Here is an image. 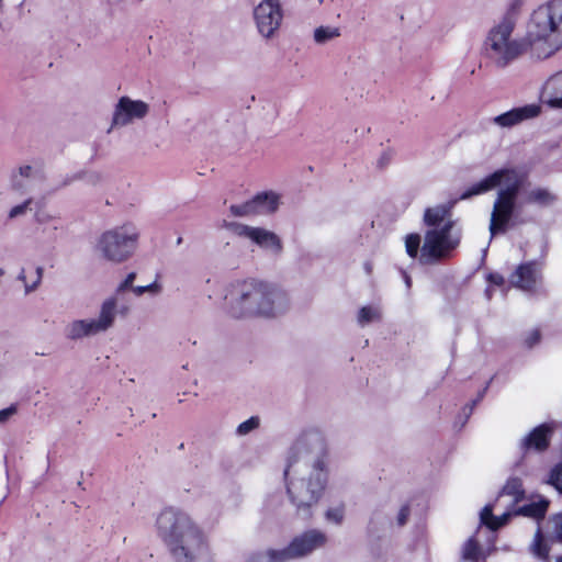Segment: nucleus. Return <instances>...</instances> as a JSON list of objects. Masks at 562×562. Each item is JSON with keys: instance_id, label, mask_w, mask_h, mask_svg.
<instances>
[{"instance_id": "obj_1", "label": "nucleus", "mask_w": 562, "mask_h": 562, "mask_svg": "<svg viewBox=\"0 0 562 562\" xmlns=\"http://www.w3.org/2000/svg\"><path fill=\"white\" fill-rule=\"evenodd\" d=\"M327 458L326 442L317 432L302 435L289 452L284 469L286 493L302 518L312 517V508L326 488Z\"/></svg>"}, {"instance_id": "obj_2", "label": "nucleus", "mask_w": 562, "mask_h": 562, "mask_svg": "<svg viewBox=\"0 0 562 562\" xmlns=\"http://www.w3.org/2000/svg\"><path fill=\"white\" fill-rule=\"evenodd\" d=\"M490 217L491 236L504 234L512 225L518 209V194L522 190V204H533L540 207L550 206L557 200L555 195L543 187H527V173L516 168H502L471 184L462 194L465 200L473 195L483 194L499 186Z\"/></svg>"}, {"instance_id": "obj_3", "label": "nucleus", "mask_w": 562, "mask_h": 562, "mask_svg": "<svg viewBox=\"0 0 562 562\" xmlns=\"http://www.w3.org/2000/svg\"><path fill=\"white\" fill-rule=\"evenodd\" d=\"M156 530L173 562H214L205 532L186 510L164 508L156 518Z\"/></svg>"}, {"instance_id": "obj_4", "label": "nucleus", "mask_w": 562, "mask_h": 562, "mask_svg": "<svg viewBox=\"0 0 562 562\" xmlns=\"http://www.w3.org/2000/svg\"><path fill=\"white\" fill-rule=\"evenodd\" d=\"M226 307L234 318H273L289 308V297L281 289L250 279L232 282L225 294Z\"/></svg>"}, {"instance_id": "obj_5", "label": "nucleus", "mask_w": 562, "mask_h": 562, "mask_svg": "<svg viewBox=\"0 0 562 562\" xmlns=\"http://www.w3.org/2000/svg\"><path fill=\"white\" fill-rule=\"evenodd\" d=\"M527 35L533 58L548 59L559 52L562 48V0H551L535 9Z\"/></svg>"}, {"instance_id": "obj_6", "label": "nucleus", "mask_w": 562, "mask_h": 562, "mask_svg": "<svg viewBox=\"0 0 562 562\" xmlns=\"http://www.w3.org/2000/svg\"><path fill=\"white\" fill-rule=\"evenodd\" d=\"M515 27L513 19L502 18L484 40V54L497 68L507 67L530 48L528 35L525 38L513 36Z\"/></svg>"}, {"instance_id": "obj_7", "label": "nucleus", "mask_w": 562, "mask_h": 562, "mask_svg": "<svg viewBox=\"0 0 562 562\" xmlns=\"http://www.w3.org/2000/svg\"><path fill=\"white\" fill-rule=\"evenodd\" d=\"M139 232L132 223H124L102 232L94 245L100 257L112 263H122L135 252Z\"/></svg>"}, {"instance_id": "obj_8", "label": "nucleus", "mask_w": 562, "mask_h": 562, "mask_svg": "<svg viewBox=\"0 0 562 562\" xmlns=\"http://www.w3.org/2000/svg\"><path fill=\"white\" fill-rule=\"evenodd\" d=\"M128 313V305H122L121 308L117 310V297L109 296L102 302L97 318L71 321L65 328V336L69 340H80L105 333L113 327L116 315L125 317Z\"/></svg>"}, {"instance_id": "obj_9", "label": "nucleus", "mask_w": 562, "mask_h": 562, "mask_svg": "<svg viewBox=\"0 0 562 562\" xmlns=\"http://www.w3.org/2000/svg\"><path fill=\"white\" fill-rule=\"evenodd\" d=\"M327 543V536L318 529L307 530L295 537L286 548L270 549L265 553L251 555L247 562H283L312 553Z\"/></svg>"}, {"instance_id": "obj_10", "label": "nucleus", "mask_w": 562, "mask_h": 562, "mask_svg": "<svg viewBox=\"0 0 562 562\" xmlns=\"http://www.w3.org/2000/svg\"><path fill=\"white\" fill-rule=\"evenodd\" d=\"M459 237L446 228H429L425 233L424 244L420 248L419 261L424 265H430L447 258L451 250L459 245Z\"/></svg>"}, {"instance_id": "obj_11", "label": "nucleus", "mask_w": 562, "mask_h": 562, "mask_svg": "<svg viewBox=\"0 0 562 562\" xmlns=\"http://www.w3.org/2000/svg\"><path fill=\"white\" fill-rule=\"evenodd\" d=\"M254 21L260 36L274 37L283 21L280 0H261L254 9Z\"/></svg>"}, {"instance_id": "obj_12", "label": "nucleus", "mask_w": 562, "mask_h": 562, "mask_svg": "<svg viewBox=\"0 0 562 562\" xmlns=\"http://www.w3.org/2000/svg\"><path fill=\"white\" fill-rule=\"evenodd\" d=\"M150 105L139 99L121 97L114 105L111 127H125L147 117Z\"/></svg>"}, {"instance_id": "obj_13", "label": "nucleus", "mask_w": 562, "mask_h": 562, "mask_svg": "<svg viewBox=\"0 0 562 562\" xmlns=\"http://www.w3.org/2000/svg\"><path fill=\"white\" fill-rule=\"evenodd\" d=\"M236 233L239 236H244L250 239L260 248L274 256H279L283 250L281 238L274 232L268 231L266 228L238 225L236 227Z\"/></svg>"}, {"instance_id": "obj_14", "label": "nucleus", "mask_w": 562, "mask_h": 562, "mask_svg": "<svg viewBox=\"0 0 562 562\" xmlns=\"http://www.w3.org/2000/svg\"><path fill=\"white\" fill-rule=\"evenodd\" d=\"M512 285L522 291L535 292L542 281V268L537 261H528L519 265L512 273Z\"/></svg>"}, {"instance_id": "obj_15", "label": "nucleus", "mask_w": 562, "mask_h": 562, "mask_svg": "<svg viewBox=\"0 0 562 562\" xmlns=\"http://www.w3.org/2000/svg\"><path fill=\"white\" fill-rule=\"evenodd\" d=\"M541 113V106L537 103L512 109L493 119L494 124L501 127H512L524 121L535 119Z\"/></svg>"}, {"instance_id": "obj_16", "label": "nucleus", "mask_w": 562, "mask_h": 562, "mask_svg": "<svg viewBox=\"0 0 562 562\" xmlns=\"http://www.w3.org/2000/svg\"><path fill=\"white\" fill-rule=\"evenodd\" d=\"M43 180L42 170L32 165L20 166L10 177L11 188L14 191H29L34 182Z\"/></svg>"}, {"instance_id": "obj_17", "label": "nucleus", "mask_w": 562, "mask_h": 562, "mask_svg": "<svg viewBox=\"0 0 562 562\" xmlns=\"http://www.w3.org/2000/svg\"><path fill=\"white\" fill-rule=\"evenodd\" d=\"M450 210L451 205L448 204L428 207L424 213V223L430 228H446V225L449 224V229H452L453 221Z\"/></svg>"}, {"instance_id": "obj_18", "label": "nucleus", "mask_w": 562, "mask_h": 562, "mask_svg": "<svg viewBox=\"0 0 562 562\" xmlns=\"http://www.w3.org/2000/svg\"><path fill=\"white\" fill-rule=\"evenodd\" d=\"M542 95L552 109H562V70L550 76L542 87Z\"/></svg>"}, {"instance_id": "obj_19", "label": "nucleus", "mask_w": 562, "mask_h": 562, "mask_svg": "<svg viewBox=\"0 0 562 562\" xmlns=\"http://www.w3.org/2000/svg\"><path fill=\"white\" fill-rule=\"evenodd\" d=\"M550 429L546 425L536 427L529 435L521 440V448L525 450L535 449L543 451L549 446Z\"/></svg>"}, {"instance_id": "obj_20", "label": "nucleus", "mask_w": 562, "mask_h": 562, "mask_svg": "<svg viewBox=\"0 0 562 562\" xmlns=\"http://www.w3.org/2000/svg\"><path fill=\"white\" fill-rule=\"evenodd\" d=\"M254 199L256 214H272L279 209L281 202V195L274 191L258 193Z\"/></svg>"}, {"instance_id": "obj_21", "label": "nucleus", "mask_w": 562, "mask_h": 562, "mask_svg": "<svg viewBox=\"0 0 562 562\" xmlns=\"http://www.w3.org/2000/svg\"><path fill=\"white\" fill-rule=\"evenodd\" d=\"M43 271L44 269L41 266L32 269H21L18 279L23 282L25 294H29L38 288L42 282Z\"/></svg>"}, {"instance_id": "obj_22", "label": "nucleus", "mask_w": 562, "mask_h": 562, "mask_svg": "<svg viewBox=\"0 0 562 562\" xmlns=\"http://www.w3.org/2000/svg\"><path fill=\"white\" fill-rule=\"evenodd\" d=\"M510 496V505L515 506L525 497V491L522 488V482L518 477H510L504 485L499 497Z\"/></svg>"}, {"instance_id": "obj_23", "label": "nucleus", "mask_w": 562, "mask_h": 562, "mask_svg": "<svg viewBox=\"0 0 562 562\" xmlns=\"http://www.w3.org/2000/svg\"><path fill=\"white\" fill-rule=\"evenodd\" d=\"M341 36V29L333 25H321L313 32V40L317 45H325Z\"/></svg>"}, {"instance_id": "obj_24", "label": "nucleus", "mask_w": 562, "mask_h": 562, "mask_svg": "<svg viewBox=\"0 0 562 562\" xmlns=\"http://www.w3.org/2000/svg\"><path fill=\"white\" fill-rule=\"evenodd\" d=\"M548 506L549 502L547 499H540L539 502L519 507L514 514L541 519L544 517Z\"/></svg>"}, {"instance_id": "obj_25", "label": "nucleus", "mask_w": 562, "mask_h": 562, "mask_svg": "<svg viewBox=\"0 0 562 562\" xmlns=\"http://www.w3.org/2000/svg\"><path fill=\"white\" fill-rule=\"evenodd\" d=\"M461 559L467 562H480L484 559L482 549L473 537L469 538L464 542L461 551Z\"/></svg>"}, {"instance_id": "obj_26", "label": "nucleus", "mask_w": 562, "mask_h": 562, "mask_svg": "<svg viewBox=\"0 0 562 562\" xmlns=\"http://www.w3.org/2000/svg\"><path fill=\"white\" fill-rule=\"evenodd\" d=\"M381 310L378 306H363L360 308L357 321L360 326H366L372 322L381 319Z\"/></svg>"}, {"instance_id": "obj_27", "label": "nucleus", "mask_w": 562, "mask_h": 562, "mask_svg": "<svg viewBox=\"0 0 562 562\" xmlns=\"http://www.w3.org/2000/svg\"><path fill=\"white\" fill-rule=\"evenodd\" d=\"M420 248V236L418 234H408L405 237V249L411 258H417Z\"/></svg>"}, {"instance_id": "obj_28", "label": "nucleus", "mask_w": 562, "mask_h": 562, "mask_svg": "<svg viewBox=\"0 0 562 562\" xmlns=\"http://www.w3.org/2000/svg\"><path fill=\"white\" fill-rule=\"evenodd\" d=\"M254 205H255V199L252 198L251 200H249L243 204L232 205L231 212L234 216H251V215L256 214Z\"/></svg>"}, {"instance_id": "obj_29", "label": "nucleus", "mask_w": 562, "mask_h": 562, "mask_svg": "<svg viewBox=\"0 0 562 562\" xmlns=\"http://www.w3.org/2000/svg\"><path fill=\"white\" fill-rule=\"evenodd\" d=\"M531 550L532 552L541 558V559H547L548 555H549V549L548 547L542 542V536H541V530L538 529L536 535H535V540H533V543L531 546Z\"/></svg>"}, {"instance_id": "obj_30", "label": "nucleus", "mask_w": 562, "mask_h": 562, "mask_svg": "<svg viewBox=\"0 0 562 562\" xmlns=\"http://www.w3.org/2000/svg\"><path fill=\"white\" fill-rule=\"evenodd\" d=\"M547 483L552 485L559 493L562 494V462L557 464L551 470Z\"/></svg>"}, {"instance_id": "obj_31", "label": "nucleus", "mask_w": 562, "mask_h": 562, "mask_svg": "<svg viewBox=\"0 0 562 562\" xmlns=\"http://www.w3.org/2000/svg\"><path fill=\"white\" fill-rule=\"evenodd\" d=\"M136 278V273L135 272H130L126 278L117 285L116 290H115V293L112 295V296H116L117 300L120 299V295L125 292L126 290H132V288H135L133 285V282ZM123 304H119L117 303V310L121 308Z\"/></svg>"}, {"instance_id": "obj_32", "label": "nucleus", "mask_w": 562, "mask_h": 562, "mask_svg": "<svg viewBox=\"0 0 562 562\" xmlns=\"http://www.w3.org/2000/svg\"><path fill=\"white\" fill-rule=\"evenodd\" d=\"M525 2L526 0H508L506 13L503 18H510L516 22Z\"/></svg>"}, {"instance_id": "obj_33", "label": "nucleus", "mask_w": 562, "mask_h": 562, "mask_svg": "<svg viewBox=\"0 0 562 562\" xmlns=\"http://www.w3.org/2000/svg\"><path fill=\"white\" fill-rule=\"evenodd\" d=\"M259 418L256 417V416H252L250 418H248L247 420L240 423L237 427V435L239 436H245L247 434H249L250 431L257 429L259 427Z\"/></svg>"}, {"instance_id": "obj_34", "label": "nucleus", "mask_w": 562, "mask_h": 562, "mask_svg": "<svg viewBox=\"0 0 562 562\" xmlns=\"http://www.w3.org/2000/svg\"><path fill=\"white\" fill-rule=\"evenodd\" d=\"M132 291L135 295L140 296L144 293H149L151 295H157L161 292V285L158 282H153L148 285H137L135 288H132Z\"/></svg>"}, {"instance_id": "obj_35", "label": "nucleus", "mask_w": 562, "mask_h": 562, "mask_svg": "<svg viewBox=\"0 0 562 562\" xmlns=\"http://www.w3.org/2000/svg\"><path fill=\"white\" fill-rule=\"evenodd\" d=\"M345 510L342 506L329 508L325 513V518L328 522L339 525L344 519Z\"/></svg>"}, {"instance_id": "obj_36", "label": "nucleus", "mask_w": 562, "mask_h": 562, "mask_svg": "<svg viewBox=\"0 0 562 562\" xmlns=\"http://www.w3.org/2000/svg\"><path fill=\"white\" fill-rule=\"evenodd\" d=\"M32 202H33V200L30 198V199H26L23 203L13 206L9 211L8 217L10 220H13V218H16L19 216L25 215L27 210L30 209V205L32 204Z\"/></svg>"}, {"instance_id": "obj_37", "label": "nucleus", "mask_w": 562, "mask_h": 562, "mask_svg": "<svg viewBox=\"0 0 562 562\" xmlns=\"http://www.w3.org/2000/svg\"><path fill=\"white\" fill-rule=\"evenodd\" d=\"M512 515H515L514 512L513 513L506 512V513H503L501 516L492 517L491 521L488 522V528L492 530H496V529L503 527L504 525L507 524V521Z\"/></svg>"}, {"instance_id": "obj_38", "label": "nucleus", "mask_w": 562, "mask_h": 562, "mask_svg": "<svg viewBox=\"0 0 562 562\" xmlns=\"http://www.w3.org/2000/svg\"><path fill=\"white\" fill-rule=\"evenodd\" d=\"M83 179L87 184L92 186V187H98V186L102 184L104 177L99 171H91V172L85 173Z\"/></svg>"}, {"instance_id": "obj_39", "label": "nucleus", "mask_w": 562, "mask_h": 562, "mask_svg": "<svg viewBox=\"0 0 562 562\" xmlns=\"http://www.w3.org/2000/svg\"><path fill=\"white\" fill-rule=\"evenodd\" d=\"M540 341V333L538 329L531 330L525 338V345L528 348H532Z\"/></svg>"}, {"instance_id": "obj_40", "label": "nucleus", "mask_w": 562, "mask_h": 562, "mask_svg": "<svg viewBox=\"0 0 562 562\" xmlns=\"http://www.w3.org/2000/svg\"><path fill=\"white\" fill-rule=\"evenodd\" d=\"M16 413V407L11 405L4 409L0 411V425L5 424L14 414Z\"/></svg>"}, {"instance_id": "obj_41", "label": "nucleus", "mask_w": 562, "mask_h": 562, "mask_svg": "<svg viewBox=\"0 0 562 562\" xmlns=\"http://www.w3.org/2000/svg\"><path fill=\"white\" fill-rule=\"evenodd\" d=\"M553 524L554 532L557 533L560 541H562V514H557L551 518Z\"/></svg>"}, {"instance_id": "obj_42", "label": "nucleus", "mask_w": 562, "mask_h": 562, "mask_svg": "<svg viewBox=\"0 0 562 562\" xmlns=\"http://www.w3.org/2000/svg\"><path fill=\"white\" fill-rule=\"evenodd\" d=\"M492 517H494L493 507L490 505H486L481 512L482 524H484L488 527V522L491 521Z\"/></svg>"}, {"instance_id": "obj_43", "label": "nucleus", "mask_w": 562, "mask_h": 562, "mask_svg": "<svg viewBox=\"0 0 562 562\" xmlns=\"http://www.w3.org/2000/svg\"><path fill=\"white\" fill-rule=\"evenodd\" d=\"M409 507L407 505H404L401 507L398 514H397V524L400 526H403L406 524L408 516H409Z\"/></svg>"}, {"instance_id": "obj_44", "label": "nucleus", "mask_w": 562, "mask_h": 562, "mask_svg": "<svg viewBox=\"0 0 562 562\" xmlns=\"http://www.w3.org/2000/svg\"><path fill=\"white\" fill-rule=\"evenodd\" d=\"M488 281H490L491 283H493V284L502 285V284H504L505 279H504V277H503L502 274H499V273H491V274L488 276Z\"/></svg>"}, {"instance_id": "obj_45", "label": "nucleus", "mask_w": 562, "mask_h": 562, "mask_svg": "<svg viewBox=\"0 0 562 562\" xmlns=\"http://www.w3.org/2000/svg\"><path fill=\"white\" fill-rule=\"evenodd\" d=\"M403 278H404L406 286L411 288V284H412L411 277L406 272H403Z\"/></svg>"}, {"instance_id": "obj_46", "label": "nucleus", "mask_w": 562, "mask_h": 562, "mask_svg": "<svg viewBox=\"0 0 562 562\" xmlns=\"http://www.w3.org/2000/svg\"><path fill=\"white\" fill-rule=\"evenodd\" d=\"M366 269H367V271H368V272H370V269H371V268H370V266H369V265H366Z\"/></svg>"}, {"instance_id": "obj_47", "label": "nucleus", "mask_w": 562, "mask_h": 562, "mask_svg": "<svg viewBox=\"0 0 562 562\" xmlns=\"http://www.w3.org/2000/svg\"><path fill=\"white\" fill-rule=\"evenodd\" d=\"M4 273V271L0 268V276H2Z\"/></svg>"}, {"instance_id": "obj_48", "label": "nucleus", "mask_w": 562, "mask_h": 562, "mask_svg": "<svg viewBox=\"0 0 562 562\" xmlns=\"http://www.w3.org/2000/svg\"><path fill=\"white\" fill-rule=\"evenodd\" d=\"M557 562H562V557H560V558L557 560Z\"/></svg>"}]
</instances>
